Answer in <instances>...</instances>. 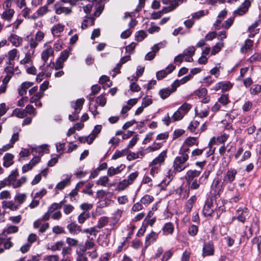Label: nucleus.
Wrapping results in <instances>:
<instances>
[{
    "label": "nucleus",
    "instance_id": "1",
    "mask_svg": "<svg viewBox=\"0 0 261 261\" xmlns=\"http://www.w3.org/2000/svg\"><path fill=\"white\" fill-rule=\"evenodd\" d=\"M189 150V148L184 150L180 155L176 156L173 162L174 171L177 172H181L189 166L187 161L189 159V155L186 152Z\"/></svg>",
    "mask_w": 261,
    "mask_h": 261
},
{
    "label": "nucleus",
    "instance_id": "2",
    "mask_svg": "<svg viewBox=\"0 0 261 261\" xmlns=\"http://www.w3.org/2000/svg\"><path fill=\"white\" fill-rule=\"evenodd\" d=\"M237 171L234 169H230L224 174L223 184H231L235 179Z\"/></svg>",
    "mask_w": 261,
    "mask_h": 261
},
{
    "label": "nucleus",
    "instance_id": "3",
    "mask_svg": "<svg viewBox=\"0 0 261 261\" xmlns=\"http://www.w3.org/2000/svg\"><path fill=\"white\" fill-rule=\"evenodd\" d=\"M251 6V2L249 0H245L244 2L234 12L233 14L235 16H241L246 14L249 8Z\"/></svg>",
    "mask_w": 261,
    "mask_h": 261
},
{
    "label": "nucleus",
    "instance_id": "4",
    "mask_svg": "<svg viewBox=\"0 0 261 261\" xmlns=\"http://www.w3.org/2000/svg\"><path fill=\"white\" fill-rule=\"evenodd\" d=\"M93 5L94 6L95 9L93 14L94 16L95 17L99 16L105 8L103 0H93Z\"/></svg>",
    "mask_w": 261,
    "mask_h": 261
},
{
    "label": "nucleus",
    "instance_id": "5",
    "mask_svg": "<svg viewBox=\"0 0 261 261\" xmlns=\"http://www.w3.org/2000/svg\"><path fill=\"white\" fill-rule=\"evenodd\" d=\"M214 246L212 242H208L204 244L202 249V256H211L214 254Z\"/></svg>",
    "mask_w": 261,
    "mask_h": 261
},
{
    "label": "nucleus",
    "instance_id": "6",
    "mask_svg": "<svg viewBox=\"0 0 261 261\" xmlns=\"http://www.w3.org/2000/svg\"><path fill=\"white\" fill-rule=\"evenodd\" d=\"M175 68V66L173 64H170L167 66L165 70H162L158 71L156 73V76L158 80H161L166 77V76L171 73Z\"/></svg>",
    "mask_w": 261,
    "mask_h": 261
},
{
    "label": "nucleus",
    "instance_id": "7",
    "mask_svg": "<svg viewBox=\"0 0 261 261\" xmlns=\"http://www.w3.org/2000/svg\"><path fill=\"white\" fill-rule=\"evenodd\" d=\"M232 87V84L229 81L221 82L216 84L213 89L215 91H218L222 89L223 92L227 91Z\"/></svg>",
    "mask_w": 261,
    "mask_h": 261
},
{
    "label": "nucleus",
    "instance_id": "8",
    "mask_svg": "<svg viewBox=\"0 0 261 261\" xmlns=\"http://www.w3.org/2000/svg\"><path fill=\"white\" fill-rule=\"evenodd\" d=\"M201 173L200 171L196 170H188L185 176V178L188 184H190L193 180H194L195 178L198 177Z\"/></svg>",
    "mask_w": 261,
    "mask_h": 261
},
{
    "label": "nucleus",
    "instance_id": "9",
    "mask_svg": "<svg viewBox=\"0 0 261 261\" xmlns=\"http://www.w3.org/2000/svg\"><path fill=\"white\" fill-rule=\"evenodd\" d=\"M248 216V211L247 208H239L237 210L236 217H233V219L236 218L239 222L244 223L246 221V218Z\"/></svg>",
    "mask_w": 261,
    "mask_h": 261
},
{
    "label": "nucleus",
    "instance_id": "10",
    "mask_svg": "<svg viewBox=\"0 0 261 261\" xmlns=\"http://www.w3.org/2000/svg\"><path fill=\"white\" fill-rule=\"evenodd\" d=\"M167 157L166 151H162L156 158H155L151 163L150 165L156 166L161 167L162 164H163L166 158Z\"/></svg>",
    "mask_w": 261,
    "mask_h": 261
},
{
    "label": "nucleus",
    "instance_id": "11",
    "mask_svg": "<svg viewBox=\"0 0 261 261\" xmlns=\"http://www.w3.org/2000/svg\"><path fill=\"white\" fill-rule=\"evenodd\" d=\"M97 248L94 240L88 236V239L85 241L84 246L80 248L82 252H86L87 250H91L92 248Z\"/></svg>",
    "mask_w": 261,
    "mask_h": 261
},
{
    "label": "nucleus",
    "instance_id": "12",
    "mask_svg": "<svg viewBox=\"0 0 261 261\" xmlns=\"http://www.w3.org/2000/svg\"><path fill=\"white\" fill-rule=\"evenodd\" d=\"M200 179L198 180L197 179H195L194 180H193L190 184L189 185V189L186 190L185 191L184 195L183 196L184 199H186L188 198L190 194V189L191 190H197L200 187V185L201 184L200 182Z\"/></svg>",
    "mask_w": 261,
    "mask_h": 261
},
{
    "label": "nucleus",
    "instance_id": "13",
    "mask_svg": "<svg viewBox=\"0 0 261 261\" xmlns=\"http://www.w3.org/2000/svg\"><path fill=\"white\" fill-rule=\"evenodd\" d=\"M213 212L212 200L211 199H207L203 206V214L205 216H211Z\"/></svg>",
    "mask_w": 261,
    "mask_h": 261
},
{
    "label": "nucleus",
    "instance_id": "14",
    "mask_svg": "<svg viewBox=\"0 0 261 261\" xmlns=\"http://www.w3.org/2000/svg\"><path fill=\"white\" fill-rule=\"evenodd\" d=\"M54 8L56 14L60 15L64 13L66 15L69 14L71 12V9L68 7H62L60 4L56 3L54 5Z\"/></svg>",
    "mask_w": 261,
    "mask_h": 261
},
{
    "label": "nucleus",
    "instance_id": "15",
    "mask_svg": "<svg viewBox=\"0 0 261 261\" xmlns=\"http://www.w3.org/2000/svg\"><path fill=\"white\" fill-rule=\"evenodd\" d=\"M65 25L61 23L54 25L51 29V34L54 36L60 37L61 33L64 31Z\"/></svg>",
    "mask_w": 261,
    "mask_h": 261
},
{
    "label": "nucleus",
    "instance_id": "16",
    "mask_svg": "<svg viewBox=\"0 0 261 261\" xmlns=\"http://www.w3.org/2000/svg\"><path fill=\"white\" fill-rule=\"evenodd\" d=\"M158 238V233L151 231L145 238V248L148 247L151 243L155 242Z\"/></svg>",
    "mask_w": 261,
    "mask_h": 261
},
{
    "label": "nucleus",
    "instance_id": "17",
    "mask_svg": "<svg viewBox=\"0 0 261 261\" xmlns=\"http://www.w3.org/2000/svg\"><path fill=\"white\" fill-rule=\"evenodd\" d=\"M8 40L13 46L18 47L21 44L23 39L21 37L16 35L11 34L8 38Z\"/></svg>",
    "mask_w": 261,
    "mask_h": 261
},
{
    "label": "nucleus",
    "instance_id": "18",
    "mask_svg": "<svg viewBox=\"0 0 261 261\" xmlns=\"http://www.w3.org/2000/svg\"><path fill=\"white\" fill-rule=\"evenodd\" d=\"M69 232L73 235L77 234L79 232H82V228L80 226L74 223H70L67 226Z\"/></svg>",
    "mask_w": 261,
    "mask_h": 261
},
{
    "label": "nucleus",
    "instance_id": "19",
    "mask_svg": "<svg viewBox=\"0 0 261 261\" xmlns=\"http://www.w3.org/2000/svg\"><path fill=\"white\" fill-rule=\"evenodd\" d=\"M33 85V83L25 82L21 84L20 87L18 89V94L20 96H23L26 94L27 90Z\"/></svg>",
    "mask_w": 261,
    "mask_h": 261
},
{
    "label": "nucleus",
    "instance_id": "20",
    "mask_svg": "<svg viewBox=\"0 0 261 261\" xmlns=\"http://www.w3.org/2000/svg\"><path fill=\"white\" fill-rule=\"evenodd\" d=\"M125 166L124 165H121L117 168L111 167L108 170L107 174L109 176H113L116 174L120 173L121 171L125 168Z\"/></svg>",
    "mask_w": 261,
    "mask_h": 261
},
{
    "label": "nucleus",
    "instance_id": "21",
    "mask_svg": "<svg viewBox=\"0 0 261 261\" xmlns=\"http://www.w3.org/2000/svg\"><path fill=\"white\" fill-rule=\"evenodd\" d=\"M14 155L9 153H7L3 157V165L5 167H9L13 164Z\"/></svg>",
    "mask_w": 261,
    "mask_h": 261
},
{
    "label": "nucleus",
    "instance_id": "22",
    "mask_svg": "<svg viewBox=\"0 0 261 261\" xmlns=\"http://www.w3.org/2000/svg\"><path fill=\"white\" fill-rule=\"evenodd\" d=\"M54 49L50 46L47 47L45 50L42 51L41 58L44 61V63L45 64L49 57L54 55Z\"/></svg>",
    "mask_w": 261,
    "mask_h": 261
},
{
    "label": "nucleus",
    "instance_id": "23",
    "mask_svg": "<svg viewBox=\"0 0 261 261\" xmlns=\"http://www.w3.org/2000/svg\"><path fill=\"white\" fill-rule=\"evenodd\" d=\"M162 3L165 5H169V6L164 7L162 11L163 13H167L174 10L176 7L172 4L171 0H162Z\"/></svg>",
    "mask_w": 261,
    "mask_h": 261
},
{
    "label": "nucleus",
    "instance_id": "24",
    "mask_svg": "<svg viewBox=\"0 0 261 261\" xmlns=\"http://www.w3.org/2000/svg\"><path fill=\"white\" fill-rule=\"evenodd\" d=\"M2 207L5 209L9 208L12 211H16L19 208V205H16L12 200L3 201L2 202Z\"/></svg>",
    "mask_w": 261,
    "mask_h": 261
},
{
    "label": "nucleus",
    "instance_id": "25",
    "mask_svg": "<svg viewBox=\"0 0 261 261\" xmlns=\"http://www.w3.org/2000/svg\"><path fill=\"white\" fill-rule=\"evenodd\" d=\"M223 186H225L226 185L223 184V182L221 184L220 179L218 177H216L213 180L212 187L215 192L219 193L222 190Z\"/></svg>",
    "mask_w": 261,
    "mask_h": 261
},
{
    "label": "nucleus",
    "instance_id": "26",
    "mask_svg": "<svg viewBox=\"0 0 261 261\" xmlns=\"http://www.w3.org/2000/svg\"><path fill=\"white\" fill-rule=\"evenodd\" d=\"M95 17L89 16L86 17V18L83 20L82 24V28L83 29L87 28L88 26H92L94 24V21Z\"/></svg>",
    "mask_w": 261,
    "mask_h": 261
},
{
    "label": "nucleus",
    "instance_id": "27",
    "mask_svg": "<svg viewBox=\"0 0 261 261\" xmlns=\"http://www.w3.org/2000/svg\"><path fill=\"white\" fill-rule=\"evenodd\" d=\"M174 227L171 222H168L165 224L162 230L165 235L171 234L173 232Z\"/></svg>",
    "mask_w": 261,
    "mask_h": 261
},
{
    "label": "nucleus",
    "instance_id": "28",
    "mask_svg": "<svg viewBox=\"0 0 261 261\" xmlns=\"http://www.w3.org/2000/svg\"><path fill=\"white\" fill-rule=\"evenodd\" d=\"M85 102V99L84 98H80L77 99L75 102L72 105V107L74 109V113L78 114L80 113V111L82 109L83 105H84Z\"/></svg>",
    "mask_w": 261,
    "mask_h": 261
},
{
    "label": "nucleus",
    "instance_id": "29",
    "mask_svg": "<svg viewBox=\"0 0 261 261\" xmlns=\"http://www.w3.org/2000/svg\"><path fill=\"white\" fill-rule=\"evenodd\" d=\"M197 200V197L196 196L193 195L190 197V198L187 201L185 204V209L187 212L189 213L192 210L194 203Z\"/></svg>",
    "mask_w": 261,
    "mask_h": 261
},
{
    "label": "nucleus",
    "instance_id": "30",
    "mask_svg": "<svg viewBox=\"0 0 261 261\" xmlns=\"http://www.w3.org/2000/svg\"><path fill=\"white\" fill-rule=\"evenodd\" d=\"M70 183V177L68 176L66 179L59 182L56 186L55 189L57 190H62L66 186L69 185Z\"/></svg>",
    "mask_w": 261,
    "mask_h": 261
},
{
    "label": "nucleus",
    "instance_id": "31",
    "mask_svg": "<svg viewBox=\"0 0 261 261\" xmlns=\"http://www.w3.org/2000/svg\"><path fill=\"white\" fill-rule=\"evenodd\" d=\"M13 130L14 133L10 141V143L13 145L19 140V132L21 131V128L20 127H15L13 128Z\"/></svg>",
    "mask_w": 261,
    "mask_h": 261
},
{
    "label": "nucleus",
    "instance_id": "32",
    "mask_svg": "<svg viewBox=\"0 0 261 261\" xmlns=\"http://www.w3.org/2000/svg\"><path fill=\"white\" fill-rule=\"evenodd\" d=\"M26 198L27 197L25 194H17L14 197V200L17 203L16 205H19V207L20 205L25 201Z\"/></svg>",
    "mask_w": 261,
    "mask_h": 261
},
{
    "label": "nucleus",
    "instance_id": "33",
    "mask_svg": "<svg viewBox=\"0 0 261 261\" xmlns=\"http://www.w3.org/2000/svg\"><path fill=\"white\" fill-rule=\"evenodd\" d=\"M109 221V219L108 217H101L99 219L98 223L96 226L98 228H101L106 226L108 224Z\"/></svg>",
    "mask_w": 261,
    "mask_h": 261
},
{
    "label": "nucleus",
    "instance_id": "34",
    "mask_svg": "<svg viewBox=\"0 0 261 261\" xmlns=\"http://www.w3.org/2000/svg\"><path fill=\"white\" fill-rule=\"evenodd\" d=\"M252 242L253 244L252 247L255 248H257L258 253L260 252V245H261V236H258L254 238Z\"/></svg>",
    "mask_w": 261,
    "mask_h": 261
},
{
    "label": "nucleus",
    "instance_id": "35",
    "mask_svg": "<svg viewBox=\"0 0 261 261\" xmlns=\"http://www.w3.org/2000/svg\"><path fill=\"white\" fill-rule=\"evenodd\" d=\"M154 200V198L152 196L146 194L141 199L140 202L147 206L151 203Z\"/></svg>",
    "mask_w": 261,
    "mask_h": 261
},
{
    "label": "nucleus",
    "instance_id": "36",
    "mask_svg": "<svg viewBox=\"0 0 261 261\" xmlns=\"http://www.w3.org/2000/svg\"><path fill=\"white\" fill-rule=\"evenodd\" d=\"M27 181V178L25 176H22L20 179L16 180L15 181L11 182V186L14 188H17L21 187Z\"/></svg>",
    "mask_w": 261,
    "mask_h": 261
},
{
    "label": "nucleus",
    "instance_id": "37",
    "mask_svg": "<svg viewBox=\"0 0 261 261\" xmlns=\"http://www.w3.org/2000/svg\"><path fill=\"white\" fill-rule=\"evenodd\" d=\"M24 109L16 108L12 112V115L15 116L19 118H23L26 116Z\"/></svg>",
    "mask_w": 261,
    "mask_h": 261
},
{
    "label": "nucleus",
    "instance_id": "38",
    "mask_svg": "<svg viewBox=\"0 0 261 261\" xmlns=\"http://www.w3.org/2000/svg\"><path fill=\"white\" fill-rule=\"evenodd\" d=\"M45 64L43 63V64L39 67V69L41 70L44 73V75H45L46 77H49L51 74V69H49V66H45Z\"/></svg>",
    "mask_w": 261,
    "mask_h": 261
},
{
    "label": "nucleus",
    "instance_id": "39",
    "mask_svg": "<svg viewBox=\"0 0 261 261\" xmlns=\"http://www.w3.org/2000/svg\"><path fill=\"white\" fill-rule=\"evenodd\" d=\"M253 41L250 39H247L245 42L244 45L242 47L241 50L242 53L246 52L248 49H250L253 45Z\"/></svg>",
    "mask_w": 261,
    "mask_h": 261
},
{
    "label": "nucleus",
    "instance_id": "40",
    "mask_svg": "<svg viewBox=\"0 0 261 261\" xmlns=\"http://www.w3.org/2000/svg\"><path fill=\"white\" fill-rule=\"evenodd\" d=\"M14 13L13 9H9L5 11L2 14V17L5 20H10Z\"/></svg>",
    "mask_w": 261,
    "mask_h": 261
},
{
    "label": "nucleus",
    "instance_id": "41",
    "mask_svg": "<svg viewBox=\"0 0 261 261\" xmlns=\"http://www.w3.org/2000/svg\"><path fill=\"white\" fill-rule=\"evenodd\" d=\"M173 92L172 90H169V88H164L159 91V95L162 99L167 98L170 94Z\"/></svg>",
    "mask_w": 261,
    "mask_h": 261
},
{
    "label": "nucleus",
    "instance_id": "42",
    "mask_svg": "<svg viewBox=\"0 0 261 261\" xmlns=\"http://www.w3.org/2000/svg\"><path fill=\"white\" fill-rule=\"evenodd\" d=\"M184 113H182L179 109L176 111L172 116L171 117V119L173 121H176L181 120L184 116Z\"/></svg>",
    "mask_w": 261,
    "mask_h": 261
},
{
    "label": "nucleus",
    "instance_id": "43",
    "mask_svg": "<svg viewBox=\"0 0 261 261\" xmlns=\"http://www.w3.org/2000/svg\"><path fill=\"white\" fill-rule=\"evenodd\" d=\"M34 53V50L31 53L30 51L28 52L25 56L24 59L20 61V64H25L27 63H30L31 62V59L32 55Z\"/></svg>",
    "mask_w": 261,
    "mask_h": 261
},
{
    "label": "nucleus",
    "instance_id": "44",
    "mask_svg": "<svg viewBox=\"0 0 261 261\" xmlns=\"http://www.w3.org/2000/svg\"><path fill=\"white\" fill-rule=\"evenodd\" d=\"M90 217L89 212H84L78 217V222L80 224H83Z\"/></svg>",
    "mask_w": 261,
    "mask_h": 261
},
{
    "label": "nucleus",
    "instance_id": "45",
    "mask_svg": "<svg viewBox=\"0 0 261 261\" xmlns=\"http://www.w3.org/2000/svg\"><path fill=\"white\" fill-rule=\"evenodd\" d=\"M64 242L63 241L57 242L54 245H53L50 247H48V249L51 250L53 251L60 250L63 246Z\"/></svg>",
    "mask_w": 261,
    "mask_h": 261
},
{
    "label": "nucleus",
    "instance_id": "46",
    "mask_svg": "<svg viewBox=\"0 0 261 261\" xmlns=\"http://www.w3.org/2000/svg\"><path fill=\"white\" fill-rule=\"evenodd\" d=\"M25 111V113L26 116L29 115H33V116H36V113L35 111V109L32 105H28L26 106L25 109H24Z\"/></svg>",
    "mask_w": 261,
    "mask_h": 261
},
{
    "label": "nucleus",
    "instance_id": "47",
    "mask_svg": "<svg viewBox=\"0 0 261 261\" xmlns=\"http://www.w3.org/2000/svg\"><path fill=\"white\" fill-rule=\"evenodd\" d=\"M97 227L96 226L91 227L90 228L85 229L84 230H82V232L83 233H89L90 235H94L95 236L96 233L99 232L98 230H97Z\"/></svg>",
    "mask_w": 261,
    "mask_h": 261
},
{
    "label": "nucleus",
    "instance_id": "48",
    "mask_svg": "<svg viewBox=\"0 0 261 261\" xmlns=\"http://www.w3.org/2000/svg\"><path fill=\"white\" fill-rule=\"evenodd\" d=\"M130 185L131 184L127 179H125L118 183L117 188L119 190H124Z\"/></svg>",
    "mask_w": 261,
    "mask_h": 261
},
{
    "label": "nucleus",
    "instance_id": "49",
    "mask_svg": "<svg viewBox=\"0 0 261 261\" xmlns=\"http://www.w3.org/2000/svg\"><path fill=\"white\" fill-rule=\"evenodd\" d=\"M192 106L190 104H188L187 103H184L181 105L178 109L182 112V113H184V115H185L191 109Z\"/></svg>",
    "mask_w": 261,
    "mask_h": 261
},
{
    "label": "nucleus",
    "instance_id": "50",
    "mask_svg": "<svg viewBox=\"0 0 261 261\" xmlns=\"http://www.w3.org/2000/svg\"><path fill=\"white\" fill-rule=\"evenodd\" d=\"M90 251V250L86 251V254H87L92 259L96 258L98 256V253L97 251V248H92Z\"/></svg>",
    "mask_w": 261,
    "mask_h": 261
},
{
    "label": "nucleus",
    "instance_id": "51",
    "mask_svg": "<svg viewBox=\"0 0 261 261\" xmlns=\"http://www.w3.org/2000/svg\"><path fill=\"white\" fill-rule=\"evenodd\" d=\"M76 252L78 254L76 258L77 261H88V259L85 255L86 252H82V250L81 249L77 250Z\"/></svg>",
    "mask_w": 261,
    "mask_h": 261
},
{
    "label": "nucleus",
    "instance_id": "52",
    "mask_svg": "<svg viewBox=\"0 0 261 261\" xmlns=\"http://www.w3.org/2000/svg\"><path fill=\"white\" fill-rule=\"evenodd\" d=\"M199 123L197 120H193L191 122L188 126V129L192 133L195 132L196 129L199 126Z\"/></svg>",
    "mask_w": 261,
    "mask_h": 261
},
{
    "label": "nucleus",
    "instance_id": "53",
    "mask_svg": "<svg viewBox=\"0 0 261 261\" xmlns=\"http://www.w3.org/2000/svg\"><path fill=\"white\" fill-rule=\"evenodd\" d=\"M195 49L193 46H190L185 49L183 55L186 56H193L195 53Z\"/></svg>",
    "mask_w": 261,
    "mask_h": 261
},
{
    "label": "nucleus",
    "instance_id": "54",
    "mask_svg": "<svg viewBox=\"0 0 261 261\" xmlns=\"http://www.w3.org/2000/svg\"><path fill=\"white\" fill-rule=\"evenodd\" d=\"M261 91V86L259 85H254L250 89V93L253 95H256Z\"/></svg>",
    "mask_w": 261,
    "mask_h": 261
},
{
    "label": "nucleus",
    "instance_id": "55",
    "mask_svg": "<svg viewBox=\"0 0 261 261\" xmlns=\"http://www.w3.org/2000/svg\"><path fill=\"white\" fill-rule=\"evenodd\" d=\"M234 21V17H230L227 19L222 24V28L228 29L232 24Z\"/></svg>",
    "mask_w": 261,
    "mask_h": 261
},
{
    "label": "nucleus",
    "instance_id": "56",
    "mask_svg": "<svg viewBox=\"0 0 261 261\" xmlns=\"http://www.w3.org/2000/svg\"><path fill=\"white\" fill-rule=\"evenodd\" d=\"M109 180V179L108 176H103L99 178V179L97 181L96 184L102 186H106Z\"/></svg>",
    "mask_w": 261,
    "mask_h": 261
},
{
    "label": "nucleus",
    "instance_id": "57",
    "mask_svg": "<svg viewBox=\"0 0 261 261\" xmlns=\"http://www.w3.org/2000/svg\"><path fill=\"white\" fill-rule=\"evenodd\" d=\"M258 22L255 21L250 27H249L248 30L249 32H253V33H258L259 32V29L256 28L258 27Z\"/></svg>",
    "mask_w": 261,
    "mask_h": 261
},
{
    "label": "nucleus",
    "instance_id": "58",
    "mask_svg": "<svg viewBox=\"0 0 261 261\" xmlns=\"http://www.w3.org/2000/svg\"><path fill=\"white\" fill-rule=\"evenodd\" d=\"M223 46V43L222 42H218L216 43V44L213 47L212 49V54L214 55L216 54L219 53Z\"/></svg>",
    "mask_w": 261,
    "mask_h": 261
},
{
    "label": "nucleus",
    "instance_id": "59",
    "mask_svg": "<svg viewBox=\"0 0 261 261\" xmlns=\"http://www.w3.org/2000/svg\"><path fill=\"white\" fill-rule=\"evenodd\" d=\"M96 101L97 103H98L100 106L102 107H103L107 102L106 98L105 97V96L102 94L99 95L97 98Z\"/></svg>",
    "mask_w": 261,
    "mask_h": 261
},
{
    "label": "nucleus",
    "instance_id": "60",
    "mask_svg": "<svg viewBox=\"0 0 261 261\" xmlns=\"http://www.w3.org/2000/svg\"><path fill=\"white\" fill-rule=\"evenodd\" d=\"M198 230L197 226L195 225H192L189 228L188 232L191 236H195L197 233Z\"/></svg>",
    "mask_w": 261,
    "mask_h": 261
},
{
    "label": "nucleus",
    "instance_id": "61",
    "mask_svg": "<svg viewBox=\"0 0 261 261\" xmlns=\"http://www.w3.org/2000/svg\"><path fill=\"white\" fill-rule=\"evenodd\" d=\"M18 70V67L14 68V67H6L5 68V71L7 73V75H9L10 76H12L14 74L15 71H17Z\"/></svg>",
    "mask_w": 261,
    "mask_h": 261
},
{
    "label": "nucleus",
    "instance_id": "62",
    "mask_svg": "<svg viewBox=\"0 0 261 261\" xmlns=\"http://www.w3.org/2000/svg\"><path fill=\"white\" fill-rule=\"evenodd\" d=\"M149 166L151 167L150 173L152 177H154L159 172L161 167L156 166L150 165V164H149Z\"/></svg>",
    "mask_w": 261,
    "mask_h": 261
},
{
    "label": "nucleus",
    "instance_id": "63",
    "mask_svg": "<svg viewBox=\"0 0 261 261\" xmlns=\"http://www.w3.org/2000/svg\"><path fill=\"white\" fill-rule=\"evenodd\" d=\"M146 37V34L143 31H140L138 32V34L136 35V39L138 41H142Z\"/></svg>",
    "mask_w": 261,
    "mask_h": 261
},
{
    "label": "nucleus",
    "instance_id": "64",
    "mask_svg": "<svg viewBox=\"0 0 261 261\" xmlns=\"http://www.w3.org/2000/svg\"><path fill=\"white\" fill-rule=\"evenodd\" d=\"M219 101L223 105H226L230 101L228 95H222L218 99Z\"/></svg>",
    "mask_w": 261,
    "mask_h": 261
}]
</instances>
